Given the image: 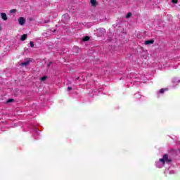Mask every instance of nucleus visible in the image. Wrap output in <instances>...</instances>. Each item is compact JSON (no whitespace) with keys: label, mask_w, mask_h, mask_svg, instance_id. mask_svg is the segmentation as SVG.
Returning <instances> with one entry per match:
<instances>
[{"label":"nucleus","mask_w":180,"mask_h":180,"mask_svg":"<svg viewBox=\"0 0 180 180\" xmlns=\"http://www.w3.org/2000/svg\"><path fill=\"white\" fill-rule=\"evenodd\" d=\"M51 64H53V62L52 61H50L48 65H47V67H50V65H51Z\"/></svg>","instance_id":"nucleus-18"},{"label":"nucleus","mask_w":180,"mask_h":180,"mask_svg":"<svg viewBox=\"0 0 180 180\" xmlns=\"http://www.w3.org/2000/svg\"><path fill=\"white\" fill-rule=\"evenodd\" d=\"M145 44L148 45V44H154V40H147L145 41Z\"/></svg>","instance_id":"nucleus-7"},{"label":"nucleus","mask_w":180,"mask_h":180,"mask_svg":"<svg viewBox=\"0 0 180 180\" xmlns=\"http://www.w3.org/2000/svg\"><path fill=\"white\" fill-rule=\"evenodd\" d=\"M91 6H96V0H91L90 1Z\"/></svg>","instance_id":"nucleus-8"},{"label":"nucleus","mask_w":180,"mask_h":180,"mask_svg":"<svg viewBox=\"0 0 180 180\" xmlns=\"http://www.w3.org/2000/svg\"><path fill=\"white\" fill-rule=\"evenodd\" d=\"M160 162H162V164H169V162H172V159L168 156V154H165L163 155V158L159 159Z\"/></svg>","instance_id":"nucleus-1"},{"label":"nucleus","mask_w":180,"mask_h":180,"mask_svg":"<svg viewBox=\"0 0 180 180\" xmlns=\"http://www.w3.org/2000/svg\"><path fill=\"white\" fill-rule=\"evenodd\" d=\"M130 16H131V13H128L126 15L127 19H129V18H130Z\"/></svg>","instance_id":"nucleus-13"},{"label":"nucleus","mask_w":180,"mask_h":180,"mask_svg":"<svg viewBox=\"0 0 180 180\" xmlns=\"http://www.w3.org/2000/svg\"><path fill=\"white\" fill-rule=\"evenodd\" d=\"M26 39H27V34H24L21 36L20 40H21V41H25V40H26Z\"/></svg>","instance_id":"nucleus-6"},{"label":"nucleus","mask_w":180,"mask_h":180,"mask_svg":"<svg viewBox=\"0 0 180 180\" xmlns=\"http://www.w3.org/2000/svg\"><path fill=\"white\" fill-rule=\"evenodd\" d=\"M70 21V15H65L63 17V22H64V23H65V22H69Z\"/></svg>","instance_id":"nucleus-3"},{"label":"nucleus","mask_w":180,"mask_h":180,"mask_svg":"<svg viewBox=\"0 0 180 180\" xmlns=\"http://www.w3.org/2000/svg\"><path fill=\"white\" fill-rule=\"evenodd\" d=\"M70 91H72V88L71 86L68 87V91L70 92Z\"/></svg>","instance_id":"nucleus-16"},{"label":"nucleus","mask_w":180,"mask_h":180,"mask_svg":"<svg viewBox=\"0 0 180 180\" xmlns=\"http://www.w3.org/2000/svg\"><path fill=\"white\" fill-rule=\"evenodd\" d=\"M91 39V37H89V36H86L84 37L82 40L83 41H89V40Z\"/></svg>","instance_id":"nucleus-9"},{"label":"nucleus","mask_w":180,"mask_h":180,"mask_svg":"<svg viewBox=\"0 0 180 180\" xmlns=\"http://www.w3.org/2000/svg\"><path fill=\"white\" fill-rule=\"evenodd\" d=\"M165 91H168V89H161L160 91V94H164Z\"/></svg>","instance_id":"nucleus-10"},{"label":"nucleus","mask_w":180,"mask_h":180,"mask_svg":"<svg viewBox=\"0 0 180 180\" xmlns=\"http://www.w3.org/2000/svg\"><path fill=\"white\" fill-rule=\"evenodd\" d=\"M30 47H34V44L33 43V41H30Z\"/></svg>","instance_id":"nucleus-15"},{"label":"nucleus","mask_w":180,"mask_h":180,"mask_svg":"<svg viewBox=\"0 0 180 180\" xmlns=\"http://www.w3.org/2000/svg\"><path fill=\"white\" fill-rule=\"evenodd\" d=\"M1 18L3 20H8V16L6 15V13H1Z\"/></svg>","instance_id":"nucleus-4"},{"label":"nucleus","mask_w":180,"mask_h":180,"mask_svg":"<svg viewBox=\"0 0 180 180\" xmlns=\"http://www.w3.org/2000/svg\"><path fill=\"white\" fill-rule=\"evenodd\" d=\"M15 12H16V9H11L10 11V13H15Z\"/></svg>","instance_id":"nucleus-14"},{"label":"nucleus","mask_w":180,"mask_h":180,"mask_svg":"<svg viewBox=\"0 0 180 180\" xmlns=\"http://www.w3.org/2000/svg\"><path fill=\"white\" fill-rule=\"evenodd\" d=\"M173 4H178V0H172Z\"/></svg>","instance_id":"nucleus-17"},{"label":"nucleus","mask_w":180,"mask_h":180,"mask_svg":"<svg viewBox=\"0 0 180 180\" xmlns=\"http://www.w3.org/2000/svg\"><path fill=\"white\" fill-rule=\"evenodd\" d=\"M25 22H26V20H25V18L23 17H20L18 18V23L19 25H20L21 26H23V25H25Z\"/></svg>","instance_id":"nucleus-2"},{"label":"nucleus","mask_w":180,"mask_h":180,"mask_svg":"<svg viewBox=\"0 0 180 180\" xmlns=\"http://www.w3.org/2000/svg\"><path fill=\"white\" fill-rule=\"evenodd\" d=\"M46 79H47V76H44V77H41V79H40L41 81H45Z\"/></svg>","instance_id":"nucleus-11"},{"label":"nucleus","mask_w":180,"mask_h":180,"mask_svg":"<svg viewBox=\"0 0 180 180\" xmlns=\"http://www.w3.org/2000/svg\"><path fill=\"white\" fill-rule=\"evenodd\" d=\"M15 100L13 98H10L7 101V103H11V102H14Z\"/></svg>","instance_id":"nucleus-12"},{"label":"nucleus","mask_w":180,"mask_h":180,"mask_svg":"<svg viewBox=\"0 0 180 180\" xmlns=\"http://www.w3.org/2000/svg\"><path fill=\"white\" fill-rule=\"evenodd\" d=\"M30 63V61L27 60L25 62H23L20 64L21 67H26L27 65H29V64Z\"/></svg>","instance_id":"nucleus-5"},{"label":"nucleus","mask_w":180,"mask_h":180,"mask_svg":"<svg viewBox=\"0 0 180 180\" xmlns=\"http://www.w3.org/2000/svg\"><path fill=\"white\" fill-rule=\"evenodd\" d=\"M0 30H1V27H0Z\"/></svg>","instance_id":"nucleus-19"}]
</instances>
